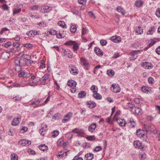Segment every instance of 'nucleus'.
<instances>
[{
    "mask_svg": "<svg viewBox=\"0 0 160 160\" xmlns=\"http://www.w3.org/2000/svg\"><path fill=\"white\" fill-rule=\"evenodd\" d=\"M155 30V28L154 27H152L149 29L148 31L147 32V34L148 35H151L153 34Z\"/></svg>",
    "mask_w": 160,
    "mask_h": 160,
    "instance_id": "nucleus-42",
    "label": "nucleus"
},
{
    "mask_svg": "<svg viewBox=\"0 0 160 160\" xmlns=\"http://www.w3.org/2000/svg\"><path fill=\"white\" fill-rule=\"evenodd\" d=\"M19 143L22 146H28L31 144V142L28 140L22 139L19 142Z\"/></svg>",
    "mask_w": 160,
    "mask_h": 160,
    "instance_id": "nucleus-6",
    "label": "nucleus"
},
{
    "mask_svg": "<svg viewBox=\"0 0 160 160\" xmlns=\"http://www.w3.org/2000/svg\"><path fill=\"white\" fill-rule=\"evenodd\" d=\"M111 89L113 92L117 93L120 91V88L119 86L117 84H112L111 87Z\"/></svg>",
    "mask_w": 160,
    "mask_h": 160,
    "instance_id": "nucleus-3",
    "label": "nucleus"
},
{
    "mask_svg": "<svg viewBox=\"0 0 160 160\" xmlns=\"http://www.w3.org/2000/svg\"><path fill=\"white\" fill-rule=\"evenodd\" d=\"M86 93L84 91H81L78 93V97L80 98H83L86 95Z\"/></svg>",
    "mask_w": 160,
    "mask_h": 160,
    "instance_id": "nucleus-49",
    "label": "nucleus"
},
{
    "mask_svg": "<svg viewBox=\"0 0 160 160\" xmlns=\"http://www.w3.org/2000/svg\"><path fill=\"white\" fill-rule=\"evenodd\" d=\"M28 128L25 127H22L20 129V132L22 133H24L27 131Z\"/></svg>",
    "mask_w": 160,
    "mask_h": 160,
    "instance_id": "nucleus-56",
    "label": "nucleus"
},
{
    "mask_svg": "<svg viewBox=\"0 0 160 160\" xmlns=\"http://www.w3.org/2000/svg\"><path fill=\"white\" fill-rule=\"evenodd\" d=\"M31 56L30 55L28 54H24L22 58L25 60H26L27 61L30 60L31 59Z\"/></svg>",
    "mask_w": 160,
    "mask_h": 160,
    "instance_id": "nucleus-40",
    "label": "nucleus"
},
{
    "mask_svg": "<svg viewBox=\"0 0 160 160\" xmlns=\"http://www.w3.org/2000/svg\"><path fill=\"white\" fill-rule=\"evenodd\" d=\"M69 70L70 73L73 75H76L78 73L76 68L74 65L70 66Z\"/></svg>",
    "mask_w": 160,
    "mask_h": 160,
    "instance_id": "nucleus-7",
    "label": "nucleus"
},
{
    "mask_svg": "<svg viewBox=\"0 0 160 160\" xmlns=\"http://www.w3.org/2000/svg\"><path fill=\"white\" fill-rule=\"evenodd\" d=\"M9 30V29L7 28H3L2 29L1 31H0V34H2L5 32V31H8Z\"/></svg>",
    "mask_w": 160,
    "mask_h": 160,
    "instance_id": "nucleus-62",
    "label": "nucleus"
},
{
    "mask_svg": "<svg viewBox=\"0 0 160 160\" xmlns=\"http://www.w3.org/2000/svg\"><path fill=\"white\" fill-rule=\"evenodd\" d=\"M49 77V75L48 74H45L40 79V80L42 83V84H45V82L46 80H48Z\"/></svg>",
    "mask_w": 160,
    "mask_h": 160,
    "instance_id": "nucleus-16",
    "label": "nucleus"
},
{
    "mask_svg": "<svg viewBox=\"0 0 160 160\" xmlns=\"http://www.w3.org/2000/svg\"><path fill=\"white\" fill-rule=\"evenodd\" d=\"M34 99L35 100V103H36V105H38V104H39V103H40L41 102H42V100L41 99ZM38 106H39L37 105L36 106H34V107L36 108V107H37Z\"/></svg>",
    "mask_w": 160,
    "mask_h": 160,
    "instance_id": "nucleus-48",
    "label": "nucleus"
},
{
    "mask_svg": "<svg viewBox=\"0 0 160 160\" xmlns=\"http://www.w3.org/2000/svg\"><path fill=\"white\" fill-rule=\"evenodd\" d=\"M117 10L118 12L121 13L122 15H125V13L123 12V10L121 7L118 6V7L117 8Z\"/></svg>",
    "mask_w": 160,
    "mask_h": 160,
    "instance_id": "nucleus-46",
    "label": "nucleus"
},
{
    "mask_svg": "<svg viewBox=\"0 0 160 160\" xmlns=\"http://www.w3.org/2000/svg\"><path fill=\"white\" fill-rule=\"evenodd\" d=\"M39 149L42 151H47L48 149V147L45 144H42L39 147Z\"/></svg>",
    "mask_w": 160,
    "mask_h": 160,
    "instance_id": "nucleus-25",
    "label": "nucleus"
},
{
    "mask_svg": "<svg viewBox=\"0 0 160 160\" xmlns=\"http://www.w3.org/2000/svg\"><path fill=\"white\" fill-rule=\"evenodd\" d=\"M134 106L130 102H128L127 103V104L125 106L124 108L126 109H128V108H130L132 110L133 108H134Z\"/></svg>",
    "mask_w": 160,
    "mask_h": 160,
    "instance_id": "nucleus-31",
    "label": "nucleus"
},
{
    "mask_svg": "<svg viewBox=\"0 0 160 160\" xmlns=\"http://www.w3.org/2000/svg\"><path fill=\"white\" fill-rule=\"evenodd\" d=\"M10 56V53L8 52H4L2 53L1 57L4 59H7Z\"/></svg>",
    "mask_w": 160,
    "mask_h": 160,
    "instance_id": "nucleus-22",
    "label": "nucleus"
},
{
    "mask_svg": "<svg viewBox=\"0 0 160 160\" xmlns=\"http://www.w3.org/2000/svg\"><path fill=\"white\" fill-rule=\"evenodd\" d=\"M34 30L30 31L29 32H27L26 34L27 35L30 37H34L35 35H34Z\"/></svg>",
    "mask_w": 160,
    "mask_h": 160,
    "instance_id": "nucleus-43",
    "label": "nucleus"
},
{
    "mask_svg": "<svg viewBox=\"0 0 160 160\" xmlns=\"http://www.w3.org/2000/svg\"><path fill=\"white\" fill-rule=\"evenodd\" d=\"M96 127V124L95 123L92 124L88 127V130L90 132H92L95 129Z\"/></svg>",
    "mask_w": 160,
    "mask_h": 160,
    "instance_id": "nucleus-23",
    "label": "nucleus"
},
{
    "mask_svg": "<svg viewBox=\"0 0 160 160\" xmlns=\"http://www.w3.org/2000/svg\"><path fill=\"white\" fill-rule=\"evenodd\" d=\"M90 90L93 93L97 92L98 89L96 86L93 85L90 88Z\"/></svg>",
    "mask_w": 160,
    "mask_h": 160,
    "instance_id": "nucleus-35",
    "label": "nucleus"
},
{
    "mask_svg": "<svg viewBox=\"0 0 160 160\" xmlns=\"http://www.w3.org/2000/svg\"><path fill=\"white\" fill-rule=\"evenodd\" d=\"M133 145L136 148L143 149L144 148V146L142 144V143L139 141H135L133 142Z\"/></svg>",
    "mask_w": 160,
    "mask_h": 160,
    "instance_id": "nucleus-4",
    "label": "nucleus"
},
{
    "mask_svg": "<svg viewBox=\"0 0 160 160\" xmlns=\"http://www.w3.org/2000/svg\"><path fill=\"white\" fill-rule=\"evenodd\" d=\"M11 160H18V155L15 153L11 154Z\"/></svg>",
    "mask_w": 160,
    "mask_h": 160,
    "instance_id": "nucleus-45",
    "label": "nucleus"
},
{
    "mask_svg": "<svg viewBox=\"0 0 160 160\" xmlns=\"http://www.w3.org/2000/svg\"><path fill=\"white\" fill-rule=\"evenodd\" d=\"M43 9L44 12L46 13L50 11L52 9V8L50 7L46 6L44 8H43Z\"/></svg>",
    "mask_w": 160,
    "mask_h": 160,
    "instance_id": "nucleus-50",
    "label": "nucleus"
},
{
    "mask_svg": "<svg viewBox=\"0 0 160 160\" xmlns=\"http://www.w3.org/2000/svg\"><path fill=\"white\" fill-rule=\"evenodd\" d=\"M47 130V125L44 123L42 124L41 125V128L39 129V132L41 135L44 136Z\"/></svg>",
    "mask_w": 160,
    "mask_h": 160,
    "instance_id": "nucleus-5",
    "label": "nucleus"
},
{
    "mask_svg": "<svg viewBox=\"0 0 160 160\" xmlns=\"http://www.w3.org/2000/svg\"><path fill=\"white\" fill-rule=\"evenodd\" d=\"M141 89L143 92L148 93L152 92V88L151 87L144 86L142 87Z\"/></svg>",
    "mask_w": 160,
    "mask_h": 160,
    "instance_id": "nucleus-9",
    "label": "nucleus"
},
{
    "mask_svg": "<svg viewBox=\"0 0 160 160\" xmlns=\"http://www.w3.org/2000/svg\"><path fill=\"white\" fill-rule=\"evenodd\" d=\"M30 8L32 10H36L38 9V6L37 5H35L30 7Z\"/></svg>",
    "mask_w": 160,
    "mask_h": 160,
    "instance_id": "nucleus-57",
    "label": "nucleus"
},
{
    "mask_svg": "<svg viewBox=\"0 0 160 160\" xmlns=\"http://www.w3.org/2000/svg\"><path fill=\"white\" fill-rule=\"evenodd\" d=\"M86 104L88 108H94L96 106V103L94 102L91 101H87Z\"/></svg>",
    "mask_w": 160,
    "mask_h": 160,
    "instance_id": "nucleus-14",
    "label": "nucleus"
},
{
    "mask_svg": "<svg viewBox=\"0 0 160 160\" xmlns=\"http://www.w3.org/2000/svg\"><path fill=\"white\" fill-rule=\"evenodd\" d=\"M58 25L62 28H66V25L63 21H60L58 22Z\"/></svg>",
    "mask_w": 160,
    "mask_h": 160,
    "instance_id": "nucleus-30",
    "label": "nucleus"
},
{
    "mask_svg": "<svg viewBox=\"0 0 160 160\" xmlns=\"http://www.w3.org/2000/svg\"><path fill=\"white\" fill-rule=\"evenodd\" d=\"M144 131L141 129L137 130L136 132L137 136L140 138H143L145 136Z\"/></svg>",
    "mask_w": 160,
    "mask_h": 160,
    "instance_id": "nucleus-13",
    "label": "nucleus"
},
{
    "mask_svg": "<svg viewBox=\"0 0 160 160\" xmlns=\"http://www.w3.org/2000/svg\"><path fill=\"white\" fill-rule=\"evenodd\" d=\"M116 120L119 125L121 126H124L126 124V122L124 119L118 118H117Z\"/></svg>",
    "mask_w": 160,
    "mask_h": 160,
    "instance_id": "nucleus-12",
    "label": "nucleus"
},
{
    "mask_svg": "<svg viewBox=\"0 0 160 160\" xmlns=\"http://www.w3.org/2000/svg\"><path fill=\"white\" fill-rule=\"evenodd\" d=\"M93 96L97 99H100L102 98V96L97 92L93 93Z\"/></svg>",
    "mask_w": 160,
    "mask_h": 160,
    "instance_id": "nucleus-27",
    "label": "nucleus"
},
{
    "mask_svg": "<svg viewBox=\"0 0 160 160\" xmlns=\"http://www.w3.org/2000/svg\"><path fill=\"white\" fill-rule=\"evenodd\" d=\"M120 38L118 36H113L111 38V40L114 42H121Z\"/></svg>",
    "mask_w": 160,
    "mask_h": 160,
    "instance_id": "nucleus-18",
    "label": "nucleus"
},
{
    "mask_svg": "<svg viewBox=\"0 0 160 160\" xmlns=\"http://www.w3.org/2000/svg\"><path fill=\"white\" fill-rule=\"evenodd\" d=\"M49 33L52 35H55L57 36V37H58V33L57 31L55 30H52L50 31L49 32Z\"/></svg>",
    "mask_w": 160,
    "mask_h": 160,
    "instance_id": "nucleus-52",
    "label": "nucleus"
},
{
    "mask_svg": "<svg viewBox=\"0 0 160 160\" xmlns=\"http://www.w3.org/2000/svg\"><path fill=\"white\" fill-rule=\"evenodd\" d=\"M20 59V67H23L26 65H27V61L23 59V58Z\"/></svg>",
    "mask_w": 160,
    "mask_h": 160,
    "instance_id": "nucleus-33",
    "label": "nucleus"
},
{
    "mask_svg": "<svg viewBox=\"0 0 160 160\" xmlns=\"http://www.w3.org/2000/svg\"><path fill=\"white\" fill-rule=\"evenodd\" d=\"M12 99L15 101L17 100L21 101L22 99V97H19L18 96H17L14 97Z\"/></svg>",
    "mask_w": 160,
    "mask_h": 160,
    "instance_id": "nucleus-61",
    "label": "nucleus"
},
{
    "mask_svg": "<svg viewBox=\"0 0 160 160\" xmlns=\"http://www.w3.org/2000/svg\"><path fill=\"white\" fill-rule=\"evenodd\" d=\"M75 42L74 41L70 40L66 42L65 44L66 45H73Z\"/></svg>",
    "mask_w": 160,
    "mask_h": 160,
    "instance_id": "nucleus-51",
    "label": "nucleus"
},
{
    "mask_svg": "<svg viewBox=\"0 0 160 160\" xmlns=\"http://www.w3.org/2000/svg\"><path fill=\"white\" fill-rule=\"evenodd\" d=\"M138 52L137 51H134L133 52H132L130 55L132 56L130 58L131 61H134L135 59L137 58L138 57Z\"/></svg>",
    "mask_w": 160,
    "mask_h": 160,
    "instance_id": "nucleus-15",
    "label": "nucleus"
},
{
    "mask_svg": "<svg viewBox=\"0 0 160 160\" xmlns=\"http://www.w3.org/2000/svg\"><path fill=\"white\" fill-rule=\"evenodd\" d=\"M156 42L155 40H152L150 42L148 46V48L146 47V48L148 49L153 45L156 43Z\"/></svg>",
    "mask_w": 160,
    "mask_h": 160,
    "instance_id": "nucleus-53",
    "label": "nucleus"
},
{
    "mask_svg": "<svg viewBox=\"0 0 160 160\" xmlns=\"http://www.w3.org/2000/svg\"><path fill=\"white\" fill-rule=\"evenodd\" d=\"M101 67V66L100 65H98L96 66L94 68L93 70V72L94 73H96V72Z\"/></svg>",
    "mask_w": 160,
    "mask_h": 160,
    "instance_id": "nucleus-58",
    "label": "nucleus"
},
{
    "mask_svg": "<svg viewBox=\"0 0 160 160\" xmlns=\"http://www.w3.org/2000/svg\"><path fill=\"white\" fill-rule=\"evenodd\" d=\"M62 51L64 56H67L69 58H72V53L69 49H67L66 50L62 49Z\"/></svg>",
    "mask_w": 160,
    "mask_h": 160,
    "instance_id": "nucleus-8",
    "label": "nucleus"
},
{
    "mask_svg": "<svg viewBox=\"0 0 160 160\" xmlns=\"http://www.w3.org/2000/svg\"><path fill=\"white\" fill-rule=\"evenodd\" d=\"M67 84L68 86L73 88L75 87L76 85L75 81L72 80L69 81L68 82Z\"/></svg>",
    "mask_w": 160,
    "mask_h": 160,
    "instance_id": "nucleus-26",
    "label": "nucleus"
},
{
    "mask_svg": "<svg viewBox=\"0 0 160 160\" xmlns=\"http://www.w3.org/2000/svg\"><path fill=\"white\" fill-rule=\"evenodd\" d=\"M37 82L35 81V80H33L32 82H28V84L29 85L32 86H35L37 84Z\"/></svg>",
    "mask_w": 160,
    "mask_h": 160,
    "instance_id": "nucleus-60",
    "label": "nucleus"
},
{
    "mask_svg": "<svg viewBox=\"0 0 160 160\" xmlns=\"http://www.w3.org/2000/svg\"><path fill=\"white\" fill-rule=\"evenodd\" d=\"M20 45V43L19 42H14L13 44V47L16 48L18 51H19L20 50V49L19 48Z\"/></svg>",
    "mask_w": 160,
    "mask_h": 160,
    "instance_id": "nucleus-37",
    "label": "nucleus"
},
{
    "mask_svg": "<svg viewBox=\"0 0 160 160\" xmlns=\"http://www.w3.org/2000/svg\"><path fill=\"white\" fill-rule=\"evenodd\" d=\"M66 34V32L64 31H61L58 33V37L57 38H61L65 37Z\"/></svg>",
    "mask_w": 160,
    "mask_h": 160,
    "instance_id": "nucleus-19",
    "label": "nucleus"
},
{
    "mask_svg": "<svg viewBox=\"0 0 160 160\" xmlns=\"http://www.w3.org/2000/svg\"><path fill=\"white\" fill-rule=\"evenodd\" d=\"M156 14L158 17H160V9L158 8L156 12Z\"/></svg>",
    "mask_w": 160,
    "mask_h": 160,
    "instance_id": "nucleus-64",
    "label": "nucleus"
},
{
    "mask_svg": "<svg viewBox=\"0 0 160 160\" xmlns=\"http://www.w3.org/2000/svg\"><path fill=\"white\" fill-rule=\"evenodd\" d=\"M80 61L81 64L84 66V68L86 70H88L90 67V65L87 59L82 57L80 58Z\"/></svg>",
    "mask_w": 160,
    "mask_h": 160,
    "instance_id": "nucleus-2",
    "label": "nucleus"
},
{
    "mask_svg": "<svg viewBox=\"0 0 160 160\" xmlns=\"http://www.w3.org/2000/svg\"><path fill=\"white\" fill-rule=\"evenodd\" d=\"M21 11V9L20 8H16L14 9L13 11V14H15Z\"/></svg>",
    "mask_w": 160,
    "mask_h": 160,
    "instance_id": "nucleus-55",
    "label": "nucleus"
},
{
    "mask_svg": "<svg viewBox=\"0 0 160 160\" xmlns=\"http://www.w3.org/2000/svg\"><path fill=\"white\" fill-rule=\"evenodd\" d=\"M107 73V74L110 77H112L114 74V71L112 70H108Z\"/></svg>",
    "mask_w": 160,
    "mask_h": 160,
    "instance_id": "nucleus-38",
    "label": "nucleus"
},
{
    "mask_svg": "<svg viewBox=\"0 0 160 160\" xmlns=\"http://www.w3.org/2000/svg\"><path fill=\"white\" fill-rule=\"evenodd\" d=\"M132 112L133 113L138 115H141L143 113V112L141 108L136 107H134L132 110Z\"/></svg>",
    "mask_w": 160,
    "mask_h": 160,
    "instance_id": "nucleus-10",
    "label": "nucleus"
},
{
    "mask_svg": "<svg viewBox=\"0 0 160 160\" xmlns=\"http://www.w3.org/2000/svg\"><path fill=\"white\" fill-rule=\"evenodd\" d=\"M85 157L87 160H92L93 158V155L91 153H88L85 154Z\"/></svg>",
    "mask_w": 160,
    "mask_h": 160,
    "instance_id": "nucleus-24",
    "label": "nucleus"
},
{
    "mask_svg": "<svg viewBox=\"0 0 160 160\" xmlns=\"http://www.w3.org/2000/svg\"><path fill=\"white\" fill-rule=\"evenodd\" d=\"M20 120H21L20 118L18 117L17 118H14L12 122V124L13 126H17L19 123Z\"/></svg>",
    "mask_w": 160,
    "mask_h": 160,
    "instance_id": "nucleus-17",
    "label": "nucleus"
},
{
    "mask_svg": "<svg viewBox=\"0 0 160 160\" xmlns=\"http://www.w3.org/2000/svg\"><path fill=\"white\" fill-rule=\"evenodd\" d=\"M14 62L15 65L17 66L18 68L21 69L20 59L18 58L15 59L14 61Z\"/></svg>",
    "mask_w": 160,
    "mask_h": 160,
    "instance_id": "nucleus-32",
    "label": "nucleus"
},
{
    "mask_svg": "<svg viewBox=\"0 0 160 160\" xmlns=\"http://www.w3.org/2000/svg\"><path fill=\"white\" fill-rule=\"evenodd\" d=\"M143 67L145 68L149 69V68L151 67V63L148 62H146L143 63L142 64Z\"/></svg>",
    "mask_w": 160,
    "mask_h": 160,
    "instance_id": "nucleus-29",
    "label": "nucleus"
},
{
    "mask_svg": "<svg viewBox=\"0 0 160 160\" xmlns=\"http://www.w3.org/2000/svg\"><path fill=\"white\" fill-rule=\"evenodd\" d=\"M136 32L138 34H141L143 32V29L141 27H138L137 29Z\"/></svg>",
    "mask_w": 160,
    "mask_h": 160,
    "instance_id": "nucleus-34",
    "label": "nucleus"
},
{
    "mask_svg": "<svg viewBox=\"0 0 160 160\" xmlns=\"http://www.w3.org/2000/svg\"><path fill=\"white\" fill-rule=\"evenodd\" d=\"M71 117L72 113L70 112H69L68 114L65 115L64 118L62 120V122L63 123L67 122L70 120Z\"/></svg>",
    "mask_w": 160,
    "mask_h": 160,
    "instance_id": "nucleus-11",
    "label": "nucleus"
},
{
    "mask_svg": "<svg viewBox=\"0 0 160 160\" xmlns=\"http://www.w3.org/2000/svg\"><path fill=\"white\" fill-rule=\"evenodd\" d=\"M72 132H74L75 133H77L78 134H83L84 133V132L83 130L78 128H76L74 129L72 131Z\"/></svg>",
    "mask_w": 160,
    "mask_h": 160,
    "instance_id": "nucleus-21",
    "label": "nucleus"
},
{
    "mask_svg": "<svg viewBox=\"0 0 160 160\" xmlns=\"http://www.w3.org/2000/svg\"><path fill=\"white\" fill-rule=\"evenodd\" d=\"M86 138L88 140L90 141H93L96 139L95 137L94 136H90L86 137Z\"/></svg>",
    "mask_w": 160,
    "mask_h": 160,
    "instance_id": "nucleus-47",
    "label": "nucleus"
},
{
    "mask_svg": "<svg viewBox=\"0 0 160 160\" xmlns=\"http://www.w3.org/2000/svg\"><path fill=\"white\" fill-rule=\"evenodd\" d=\"M142 1H138L135 2V5L137 7H140L142 6Z\"/></svg>",
    "mask_w": 160,
    "mask_h": 160,
    "instance_id": "nucleus-39",
    "label": "nucleus"
},
{
    "mask_svg": "<svg viewBox=\"0 0 160 160\" xmlns=\"http://www.w3.org/2000/svg\"><path fill=\"white\" fill-rule=\"evenodd\" d=\"M130 125V126L132 128H135L136 127V121L134 120L132 122V123L131 124L128 125Z\"/></svg>",
    "mask_w": 160,
    "mask_h": 160,
    "instance_id": "nucleus-59",
    "label": "nucleus"
},
{
    "mask_svg": "<svg viewBox=\"0 0 160 160\" xmlns=\"http://www.w3.org/2000/svg\"><path fill=\"white\" fill-rule=\"evenodd\" d=\"M73 135L72 132H70L66 134L65 137L68 140H70L72 137Z\"/></svg>",
    "mask_w": 160,
    "mask_h": 160,
    "instance_id": "nucleus-36",
    "label": "nucleus"
},
{
    "mask_svg": "<svg viewBox=\"0 0 160 160\" xmlns=\"http://www.w3.org/2000/svg\"><path fill=\"white\" fill-rule=\"evenodd\" d=\"M59 134V132L58 130H54L51 133L52 137H55L57 136Z\"/></svg>",
    "mask_w": 160,
    "mask_h": 160,
    "instance_id": "nucleus-44",
    "label": "nucleus"
},
{
    "mask_svg": "<svg viewBox=\"0 0 160 160\" xmlns=\"http://www.w3.org/2000/svg\"><path fill=\"white\" fill-rule=\"evenodd\" d=\"M79 46L78 45L77 43L75 42L73 44V48L74 51H76L78 49Z\"/></svg>",
    "mask_w": 160,
    "mask_h": 160,
    "instance_id": "nucleus-54",
    "label": "nucleus"
},
{
    "mask_svg": "<svg viewBox=\"0 0 160 160\" xmlns=\"http://www.w3.org/2000/svg\"><path fill=\"white\" fill-rule=\"evenodd\" d=\"M2 8L4 10H8V7L6 4H4L2 6Z\"/></svg>",
    "mask_w": 160,
    "mask_h": 160,
    "instance_id": "nucleus-63",
    "label": "nucleus"
},
{
    "mask_svg": "<svg viewBox=\"0 0 160 160\" xmlns=\"http://www.w3.org/2000/svg\"><path fill=\"white\" fill-rule=\"evenodd\" d=\"M77 26L76 25H72L70 27V31L72 32H75L77 30Z\"/></svg>",
    "mask_w": 160,
    "mask_h": 160,
    "instance_id": "nucleus-41",
    "label": "nucleus"
},
{
    "mask_svg": "<svg viewBox=\"0 0 160 160\" xmlns=\"http://www.w3.org/2000/svg\"><path fill=\"white\" fill-rule=\"evenodd\" d=\"M94 51L96 53L98 56H102L103 54V52L99 48L96 47L94 48Z\"/></svg>",
    "mask_w": 160,
    "mask_h": 160,
    "instance_id": "nucleus-20",
    "label": "nucleus"
},
{
    "mask_svg": "<svg viewBox=\"0 0 160 160\" xmlns=\"http://www.w3.org/2000/svg\"><path fill=\"white\" fill-rule=\"evenodd\" d=\"M64 153H65V156L67 155V152L66 151H62L59 152L57 155V157L58 158H62L64 155Z\"/></svg>",
    "mask_w": 160,
    "mask_h": 160,
    "instance_id": "nucleus-28",
    "label": "nucleus"
},
{
    "mask_svg": "<svg viewBox=\"0 0 160 160\" xmlns=\"http://www.w3.org/2000/svg\"><path fill=\"white\" fill-rule=\"evenodd\" d=\"M142 126L143 129L144 131H145L147 133L150 134V132H152L154 134H155L156 128L151 123L146 124H144Z\"/></svg>",
    "mask_w": 160,
    "mask_h": 160,
    "instance_id": "nucleus-1",
    "label": "nucleus"
}]
</instances>
